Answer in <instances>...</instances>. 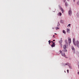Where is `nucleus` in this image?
<instances>
[{
  "mask_svg": "<svg viewBox=\"0 0 79 79\" xmlns=\"http://www.w3.org/2000/svg\"><path fill=\"white\" fill-rule=\"evenodd\" d=\"M64 50H62V51L61 50L60 51V53H61L62 56H64V57H66L65 56V53L64 52H67V50H66V45H64L63 46Z\"/></svg>",
  "mask_w": 79,
  "mask_h": 79,
  "instance_id": "1",
  "label": "nucleus"
},
{
  "mask_svg": "<svg viewBox=\"0 0 79 79\" xmlns=\"http://www.w3.org/2000/svg\"><path fill=\"white\" fill-rule=\"evenodd\" d=\"M74 41H75V38H74L73 40V42L74 44L75 45L77 46V47L79 48V42L78 41H77L75 43H74Z\"/></svg>",
  "mask_w": 79,
  "mask_h": 79,
  "instance_id": "2",
  "label": "nucleus"
},
{
  "mask_svg": "<svg viewBox=\"0 0 79 79\" xmlns=\"http://www.w3.org/2000/svg\"><path fill=\"white\" fill-rule=\"evenodd\" d=\"M72 14V11H71V8H69V15L71 16Z\"/></svg>",
  "mask_w": 79,
  "mask_h": 79,
  "instance_id": "3",
  "label": "nucleus"
},
{
  "mask_svg": "<svg viewBox=\"0 0 79 79\" xmlns=\"http://www.w3.org/2000/svg\"><path fill=\"white\" fill-rule=\"evenodd\" d=\"M68 42L69 44H71V38L69 37L68 38Z\"/></svg>",
  "mask_w": 79,
  "mask_h": 79,
  "instance_id": "4",
  "label": "nucleus"
},
{
  "mask_svg": "<svg viewBox=\"0 0 79 79\" xmlns=\"http://www.w3.org/2000/svg\"><path fill=\"white\" fill-rule=\"evenodd\" d=\"M55 42H53L52 44L51 45L52 47H54L55 45Z\"/></svg>",
  "mask_w": 79,
  "mask_h": 79,
  "instance_id": "5",
  "label": "nucleus"
},
{
  "mask_svg": "<svg viewBox=\"0 0 79 79\" xmlns=\"http://www.w3.org/2000/svg\"><path fill=\"white\" fill-rule=\"evenodd\" d=\"M66 65H68L69 66V63H67L66 64H64V66H66Z\"/></svg>",
  "mask_w": 79,
  "mask_h": 79,
  "instance_id": "6",
  "label": "nucleus"
},
{
  "mask_svg": "<svg viewBox=\"0 0 79 79\" xmlns=\"http://www.w3.org/2000/svg\"><path fill=\"white\" fill-rule=\"evenodd\" d=\"M72 49L73 50V51H75V49H74V47H73V46H72Z\"/></svg>",
  "mask_w": 79,
  "mask_h": 79,
  "instance_id": "7",
  "label": "nucleus"
},
{
  "mask_svg": "<svg viewBox=\"0 0 79 79\" xmlns=\"http://www.w3.org/2000/svg\"><path fill=\"white\" fill-rule=\"evenodd\" d=\"M67 32H68V33H69V32H70V30L69 29H67Z\"/></svg>",
  "mask_w": 79,
  "mask_h": 79,
  "instance_id": "8",
  "label": "nucleus"
},
{
  "mask_svg": "<svg viewBox=\"0 0 79 79\" xmlns=\"http://www.w3.org/2000/svg\"><path fill=\"white\" fill-rule=\"evenodd\" d=\"M60 10L62 11V13H63V12H64V11H63V9L62 8H61Z\"/></svg>",
  "mask_w": 79,
  "mask_h": 79,
  "instance_id": "9",
  "label": "nucleus"
},
{
  "mask_svg": "<svg viewBox=\"0 0 79 79\" xmlns=\"http://www.w3.org/2000/svg\"><path fill=\"white\" fill-rule=\"evenodd\" d=\"M59 42L61 44V43H62V42H63V41L62 40H61L59 41Z\"/></svg>",
  "mask_w": 79,
  "mask_h": 79,
  "instance_id": "10",
  "label": "nucleus"
},
{
  "mask_svg": "<svg viewBox=\"0 0 79 79\" xmlns=\"http://www.w3.org/2000/svg\"><path fill=\"white\" fill-rule=\"evenodd\" d=\"M58 15H59V16H61V13L60 12H59L58 14Z\"/></svg>",
  "mask_w": 79,
  "mask_h": 79,
  "instance_id": "11",
  "label": "nucleus"
},
{
  "mask_svg": "<svg viewBox=\"0 0 79 79\" xmlns=\"http://www.w3.org/2000/svg\"><path fill=\"white\" fill-rule=\"evenodd\" d=\"M63 32L65 34H66V31L64 30H63Z\"/></svg>",
  "mask_w": 79,
  "mask_h": 79,
  "instance_id": "12",
  "label": "nucleus"
},
{
  "mask_svg": "<svg viewBox=\"0 0 79 79\" xmlns=\"http://www.w3.org/2000/svg\"><path fill=\"white\" fill-rule=\"evenodd\" d=\"M65 43L67 44H68V41L67 40H65Z\"/></svg>",
  "mask_w": 79,
  "mask_h": 79,
  "instance_id": "13",
  "label": "nucleus"
},
{
  "mask_svg": "<svg viewBox=\"0 0 79 79\" xmlns=\"http://www.w3.org/2000/svg\"><path fill=\"white\" fill-rule=\"evenodd\" d=\"M60 47H61V48H62L63 47V45H62L61 44H60Z\"/></svg>",
  "mask_w": 79,
  "mask_h": 79,
  "instance_id": "14",
  "label": "nucleus"
},
{
  "mask_svg": "<svg viewBox=\"0 0 79 79\" xmlns=\"http://www.w3.org/2000/svg\"><path fill=\"white\" fill-rule=\"evenodd\" d=\"M48 42H49V44H50L51 43V41H50V40H49L48 41Z\"/></svg>",
  "mask_w": 79,
  "mask_h": 79,
  "instance_id": "15",
  "label": "nucleus"
},
{
  "mask_svg": "<svg viewBox=\"0 0 79 79\" xmlns=\"http://www.w3.org/2000/svg\"><path fill=\"white\" fill-rule=\"evenodd\" d=\"M59 28L58 27H56V30H58V29H59Z\"/></svg>",
  "mask_w": 79,
  "mask_h": 79,
  "instance_id": "16",
  "label": "nucleus"
},
{
  "mask_svg": "<svg viewBox=\"0 0 79 79\" xmlns=\"http://www.w3.org/2000/svg\"><path fill=\"white\" fill-rule=\"evenodd\" d=\"M65 5L66 6H68V4H67V3L66 2L65 3Z\"/></svg>",
  "mask_w": 79,
  "mask_h": 79,
  "instance_id": "17",
  "label": "nucleus"
},
{
  "mask_svg": "<svg viewBox=\"0 0 79 79\" xmlns=\"http://www.w3.org/2000/svg\"><path fill=\"white\" fill-rule=\"evenodd\" d=\"M67 71L68 73H69V70H67Z\"/></svg>",
  "mask_w": 79,
  "mask_h": 79,
  "instance_id": "18",
  "label": "nucleus"
},
{
  "mask_svg": "<svg viewBox=\"0 0 79 79\" xmlns=\"http://www.w3.org/2000/svg\"><path fill=\"white\" fill-rule=\"evenodd\" d=\"M68 26L69 27L71 26V24H69Z\"/></svg>",
  "mask_w": 79,
  "mask_h": 79,
  "instance_id": "19",
  "label": "nucleus"
},
{
  "mask_svg": "<svg viewBox=\"0 0 79 79\" xmlns=\"http://www.w3.org/2000/svg\"><path fill=\"white\" fill-rule=\"evenodd\" d=\"M69 68H71H71H72L70 66H69Z\"/></svg>",
  "mask_w": 79,
  "mask_h": 79,
  "instance_id": "20",
  "label": "nucleus"
},
{
  "mask_svg": "<svg viewBox=\"0 0 79 79\" xmlns=\"http://www.w3.org/2000/svg\"><path fill=\"white\" fill-rule=\"evenodd\" d=\"M77 74H79V72H78Z\"/></svg>",
  "mask_w": 79,
  "mask_h": 79,
  "instance_id": "21",
  "label": "nucleus"
},
{
  "mask_svg": "<svg viewBox=\"0 0 79 79\" xmlns=\"http://www.w3.org/2000/svg\"><path fill=\"white\" fill-rule=\"evenodd\" d=\"M55 40H53V42H55Z\"/></svg>",
  "mask_w": 79,
  "mask_h": 79,
  "instance_id": "22",
  "label": "nucleus"
},
{
  "mask_svg": "<svg viewBox=\"0 0 79 79\" xmlns=\"http://www.w3.org/2000/svg\"><path fill=\"white\" fill-rule=\"evenodd\" d=\"M64 2H65V0H64Z\"/></svg>",
  "mask_w": 79,
  "mask_h": 79,
  "instance_id": "23",
  "label": "nucleus"
},
{
  "mask_svg": "<svg viewBox=\"0 0 79 79\" xmlns=\"http://www.w3.org/2000/svg\"><path fill=\"white\" fill-rule=\"evenodd\" d=\"M55 37V35H53V37Z\"/></svg>",
  "mask_w": 79,
  "mask_h": 79,
  "instance_id": "24",
  "label": "nucleus"
},
{
  "mask_svg": "<svg viewBox=\"0 0 79 79\" xmlns=\"http://www.w3.org/2000/svg\"><path fill=\"white\" fill-rule=\"evenodd\" d=\"M55 10L54 11H53V12H55Z\"/></svg>",
  "mask_w": 79,
  "mask_h": 79,
  "instance_id": "25",
  "label": "nucleus"
},
{
  "mask_svg": "<svg viewBox=\"0 0 79 79\" xmlns=\"http://www.w3.org/2000/svg\"><path fill=\"white\" fill-rule=\"evenodd\" d=\"M55 34H56V35L57 34H56V33H55Z\"/></svg>",
  "mask_w": 79,
  "mask_h": 79,
  "instance_id": "26",
  "label": "nucleus"
},
{
  "mask_svg": "<svg viewBox=\"0 0 79 79\" xmlns=\"http://www.w3.org/2000/svg\"><path fill=\"white\" fill-rule=\"evenodd\" d=\"M74 2H75V0H73Z\"/></svg>",
  "mask_w": 79,
  "mask_h": 79,
  "instance_id": "27",
  "label": "nucleus"
},
{
  "mask_svg": "<svg viewBox=\"0 0 79 79\" xmlns=\"http://www.w3.org/2000/svg\"><path fill=\"white\" fill-rule=\"evenodd\" d=\"M52 44H53V42L52 41Z\"/></svg>",
  "mask_w": 79,
  "mask_h": 79,
  "instance_id": "28",
  "label": "nucleus"
},
{
  "mask_svg": "<svg viewBox=\"0 0 79 79\" xmlns=\"http://www.w3.org/2000/svg\"><path fill=\"white\" fill-rule=\"evenodd\" d=\"M52 29H54V28H52Z\"/></svg>",
  "mask_w": 79,
  "mask_h": 79,
  "instance_id": "29",
  "label": "nucleus"
}]
</instances>
